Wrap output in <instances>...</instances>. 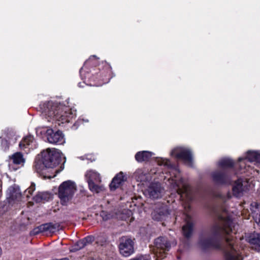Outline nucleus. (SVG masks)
I'll use <instances>...</instances> for the list:
<instances>
[{"instance_id":"f257e3e1","label":"nucleus","mask_w":260,"mask_h":260,"mask_svg":"<svg viewBox=\"0 0 260 260\" xmlns=\"http://www.w3.org/2000/svg\"><path fill=\"white\" fill-rule=\"evenodd\" d=\"M42 160H36L34 166V169L45 178H51L56 176L57 171L52 173V175H48L49 170L51 171L59 163L61 153L59 150L55 148H47L41 152Z\"/></svg>"},{"instance_id":"f03ea898","label":"nucleus","mask_w":260,"mask_h":260,"mask_svg":"<svg viewBox=\"0 0 260 260\" xmlns=\"http://www.w3.org/2000/svg\"><path fill=\"white\" fill-rule=\"evenodd\" d=\"M219 218L222 225H215L211 233L203 234L200 237L199 245L201 249L206 250L220 248V244L216 239V236L222 232L227 234L233 233L232 222L230 219L223 216H219Z\"/></svg>"},{"instance_id":"7ed1b4c3","label":"nucleus","mask_w":260,"mask_h":260,"mask_svg":"<svg viewBox=\"0 0 260 260\" xmlns=\"http://www.w3.org/2000/svg\"><path fill=\"white\" fill-rule=\"evenodd\" d=\"M76 190L75 182L70 180L62 182L58 188V197L61 204L64 206L67 205L72 199Z\"/></svg>"},{"instance_id":"20e7f679","label":"nucleus","mask_w":260,"mask_h":260,"mask_svg":"<svg viewBox=\"0 0 260 260\" xmlns=\"http://www.w3.org/2000/svg\"><path fill=\"white\" fill-rule=\"evenodd\" d=\"M40 109L45 115L51 118H55L56 120H63L62 117V107L58 105L57 103L45 102L40 105Z\"/></svg>"},{"instance_id":"39448f33","label":"nucleus","mask_w":260,"mask_h":260,"mask_svg":"<svg viewBox=\"0 0 260 260\" xmlns=\"http://www.w3.org/2000/svg\"><path fill=\"white\" fill-rule=\"evenodd\" d=\"M85 177L88 182L90 191L99 193L104 189L103 185L98 184L101 182V177L100 174L95 170L87 171L85 174Z\"/></svg>"},{"instance_id":"423d86ee","label":"nucleus","mask_w":260,"mask_h":260,"mask_svg":"<svg viewBox=\"0 0 260 260\" xmlns=\"http://www.w3.org/2000/svg\"><path fill=\"white\" fill-rule=\"evenodd\" d=\"M172 156L181 159L187 166L192 167L193 160L192 155L189 149L181 147L174 148L171 152Z\"/></svg>"},{"instance_id":"0eeeda50","label":"nucleus","mask_w":260,"mask_h":260,"mask_svg":"<svg viewBox=\"0 0 260 260\" xmlns=\"http://www.w3.org/2000/svg\"><path fill=\"white\" fill-rule=\"evenodd\" d=\"M134 242L129 238L122 237L119 240V250L123 256L127 257L134 252Z\"/></svg>"},{"instance_id":"6e6552de","label":"nucleus","mask_w":260,"mask_h":260,"mask_svg":"<svg viewBox=\"0 0 260 260\" xmlns=\"http://www.w3.org/2000/svg\"><path fill=\"white\" fill-rule=\"evenodd\" d=\"M232 237L230 236L226 238L228 244V246L225 250L226 260H242L241 255L234 247Z\"/></svg>"},{"instance_id":"1a4fd4ad","label":"nucleus","mask_w":260,"mask_h":260,"mask_svg":"<svg viewBox=\"0 0 260 260\" xmlns=\"http://www.w3.org/2000/svg\"><path fill=\"white\" fill-rule=\"evenodd\" d=\"M48 142L52 144L61 145L65 142V139L62 132L60 131L54 132L52 129H48L46 132Z\"/></svg>"},{"instance_id":"9d476101","label":"nucleus","mask_w":260,"mask_h":260,"mask_svg":"<svg viewBox=\"0 0 260 260\" xmlns=\"http://www.w3.org/2000/svg\"><path fill=\"white\" fill-rule=\"evenodd\" d=\"M10 167L14 170H16L24 166L25 159L21 152H15L10 156Z\"/></svg>"},{"instance_id":"9b49d317","label":"nucleus","mask_w":260,"mask_h":260,"mask_svg":"<svg viewBox=\"0 0 260 260\" xmlns=\"http://www.w3.org/2000/svg\"><path fill=\"white\" fill-rule=\"evenodd\" d=\"M162 238L159 237L156 238L154 242L152 250L154 254V257L156 260L162 259Z\"/></svg>"},{"instance_id":"f8f14e48","label":"nucleus","mask_w":260,"mask_h":260,"mask_svg":"<svg viewBox=\"0 0 260 260\" xmlns=\"http://www.w3.org/2000/svg\"><path fill=\"white\" fill-rule=\"evenodd\" d=\"M127 177L122 172H120L113 178L109 187L111 190H115L118 188L124 182L126 181Z\"/></svg>"},{"instance_id":"ddd939ff","label":"nucleus","mask_w":260,"mask_h":260,"mask_svg":"<svg viewBox=\"0 0 260 260\" xmlns=\"http://www.w3.org/2000/svg\"><path fill=\"white\" fill-rule=\"evenodd\" d=\"M57 229V226L56 224L52 223H47L34 229L33 232L35 234H38L44 232L53 233L56 231Z\"/></svg>"},{"instance_id":"4468645a","label":"nucleus","mask_w":260,"mask_h":260,"mask_svg":"<svg viewBox=\"0 0 260 260\" xmlns=\"http://www.w3.org/2000/svg\"><path fill=\"white\" fill-rule=\"evenodd\" d=\"M246 182L243 181L242 179H239L236 181L233 187V192L235 196L239 197L243 194L245 190Z\"/></svg>"},{"instance_id":"2eb2a0df","label":"nucleus","mask_w":260,"mask_h":260,"mask_svg":"<svg viewBox=\"0 0 260 260\" xmlns=\"http://www.w3.org/2000/svg\"><path fill=\"white\" fill-rule=\"evenodd\" d=\"M252 249L260 252V234L254 233L251 234L247 239Z\"/></svg>"},{"instance_id":"dca6fc26","label":"nucleus","mask_w":260,"mask_h":260,"mask_svg":"<svg viewBox=\"0 0 260 260\" xmlns=\"http://www.w3.org/2000/svg\"><path fill=\"white\" fill-rule=\"evenodd\" d=\"M148 193L150 198L157 199L161 196V185L158 183H152L148 188Z\"/></svg>"},{"instance_id":"f3484780","label":"nucleus","mask_w":260,"mask_h":260,"mask_svg":"<svg viewBox=\"0 0 260 260\" xmlns=\"http://www.w3.org/2000/svg\"><path fill=\"white\" fill-rule=\"evenodd\" d=\"M151 216L154 220L157 221L161 220L162 219V203H158L153 206Z\"/></svg>"},{"instance_id":"a211bd4d","label":"nucleus","mask_w":260,"mask_h":260,"mask_svg":"<svg viewBox=\"0 0 260 260\" xmlns=\"http://www.w3.org/2000/svg\"><path fill=\"white\" fill-rule=\"evenodd\" d=\"M177 192L180 194V197L182 200L186 198L187 200H190L191 198V193L190 187L186 183H182L181 186L177 185Z\"/></svg>"},{"instance_id":"6ab92c4d","label":"nucleus","mask_w":260,"mask_h":260,"mask_svg":"<svg viewBox=\"0 0 260 260\" xmlns=\"http://www.w3.org/2000/svg\"><path fill=\"white\" fill-rule=\"evenodd\" d=\"M185 220L186 224L182 228L184 236L189 237L192 231L193 223L191 217L188 214L185 215Z\"/></svg>"},{"instance_id":"aec40b11","label":"nucleus","mask_w":260,"mask_h":260,"mask_svg":"<svg viewBox=\"0 0 260 260\" xmlns=\"http://www.w3.org/2000/svg\"><path fill=\"white\" fill-rule=\"evenodd\" d=\"M152 153L148 151H143L137 152L135 155V159L138 162L148 161L152 157Z\"/></svg>"},{"instance_id":"412c9836","label":"nucleus","mask_w":260,"mask_h":260,"mask_svg":"<svg viewBox=\"0 0 260 260\" xmlns=\"http://www.w3.org/2000/svg\"><path fill=\"white\" fill-rule=\"evenodd\" d=\"M248 160L250 162H260V154L255 151H248L246 158H239V161L242 160Z\"/></svg>"},{"instance_id":"4be33fe9","label":"nucleus","mask_w":260,"mask_h":260,"mask_svg":"<svg viewBox=\"0 0 260 260\" xmlns=\"http://www.w3.org/2000/svg\"><path fill=\"white\" fill-rule=\"evenodd\" d=\"M213 180L217 183H224L226 182V176L220 172H215L212 174Z\"/></svg>"},{"instance_id":"5701e85b","label":"nucleus","mask_w":260,"mask_h":260,"mask_svg":"<svg viewBox=\"0 0 260 260\" xmlns=\"http://www.w3.org/2000/svg\"><path fill=\"white\" fill-rule=\"evenodd\" d=\"M50 198V194L45 192H38L34 198V200L37 203L48 201Z\"/></svg>"},{"instance_id":"b1692460","label":"nucleus","mask_w":260,"mask_h":260,"mask_svg":"<svg viewBox=\"0 0 260 260\" xmlns=\"http://www.w3.org/2000/svg\"><path fill=\"white\" fill-rule=\"evenodd\" d=\"M34 138L31 136H28L24 138L19 143V147L21 149H24L28 146L30 143L32 142Z\"/></svg>"},{"instance_id":"393cba45","label":"nucleus","mask_w":260,"mask_h":260,"mask_svg":"<svg viewBox=\"0 0 260 260\" xmlns=\"http://www.w3.org/2000/svg\"><path fill=\"white\" fill-rule=\"evenodd\" d=\"M10 196V199L12 200H19L21 197V194L19 190L15 189L14 187H10L9 189Z\"/></svg>"},{"instance_id":"a878e982","label":"nucleus","mask_w":260,"mask_h":260,"mask_svg":"<svg viewBox=\"0 0 260 260\" xmlns=\"http://www.w3.org/2000/svg\"><path fill=\"white\" fill-rule=\"evenodd\" d=\"M233 165V161L230 158L222 159L218 162L219 166L221 168L231 167Z\"/></svg>"},{"instance_id":"bb28decb","label":"nucleus","mask_w":260,"mask_h":260,"mask_svg":"<svg viewBox=\"0 0 260 260\" xmlns=\"http://www.w3.org/2000/svg\"><path fill=\"white\" fill-rule=\"evenodd\" d=\"M15 135V133L12 128H6L3 131V134L1 137L4 139H10Z\"/></svg>"},{"instance_id":"cd10ccee","label":"nucleus","mask_w":260,"mask_h":260,"mask_svg":"<svg viewBox=\"0 0 260 260\" xmlns=\"http://www.w3.org/2000/svg\"><path fill=\"white\" fill-rule=\"evenodd\" d=\"M35 190V184L31 183V185L25 191L24 193L27 198H29Z\"/></svg>"},{"instance_id":"c85d7f7f","label":"nucleus","mask_w":260,"mask_h":260,"mask_svg":"<svg viewBox=\"0 0 260 260\" xmlns=\"http://www.w3.org/2000/svg\"><path fill=\"white\" fill-rule=\"evenodd\" d=\"M85 244L84 242L83 241V240H80L78 241L76 245H75L74 250H80L83 248H84L85 246Z\"/></svg>"},{"instance_id":"c756f323","label":"nucleus","mask_w":260,"mask_h":260,"mask_svg":"<svg viewBox=\"0 0 260 260\" xmlns=\"http://www.w3.org/2000/svg\"><path fill=\"white\" fill-rule=\"evenodd\" d=\"M82 240L86 246L87 245L91 244L92 242H93L94 238L92 236H89L82 239Z\"/></svg>"},{"instance_id":"7c9ffc66","label":"nucleus","mask_w":260,"mask_h":260,"mask_svg":"<svg viewBox=\"0 0 260 260\" xmlns=\"http://www.w3.org/2000/svg\"><path fill=\"white\" fill-rule=\"evenodd\" d=\"M142 173L141 170H138L136 171L134 174L135 178L138 181H142L143 179V175H142V176H138V175L142 174Z\"/></svg>"},{"instance_id":"2f4dec72","label":"nucleus","mask_w":260,"mask_h":260,"mask_svg":"<svg viewBox=\"0 0 260 260\" xmlns=\"http://www.w3.org/2000/svg\"><path fill=\"white\" fill-rule=\"evenodd\" d=\"M254 219L255 220V222L257 223V224L260 226V211L258 214H257L254 216Z\"/></svg>"},{"instance_id":"473e14b6","label":"nucleus","mask_w":260,"mask_h":260,"mask_svg":"<svg viewBox=\"0 0 260 260\" xmlns=\"http://www.w3.org/2000/svg\"><path fill=\"white\" fill-rule=\"evenodd\" d=\"M163 162H164V166H169V161L167 159L166 160H165L164 159V160H163Z\"/></svg>"},{"instance_id":"72a5a7b5","label":"nucleus","mask_w":260,"mask_h":260,"mask_svg":"<svg viewBox=\"0 0 260 260\" xmlns=\"http://www.w3.org/2000/svg\"><path fill=\"white\" fill-rule=\"evenodd\" d=\"M2 183L1 181L0 180V196L2 194Z\"/></svg>"},{"instance_id":"f704fd0d","label":"nucleus","mask_w":260,"mask_h":260,"mask_svg":"<svg viewBox=\"0 0 260 260\" xmlns=\"http://www.w3.org/2000/svg\"><path fill=\"white\" fill-rule=\"evenodd\" d=\"M242 161H244V163H245V161H248V160H244H244H242L241 161H239V162H241V163H242Z\"/></svg>"},{"instance_id":"c9c22d12","label":"nucleus","mask_w":260,"mask_h":260,"mask_svg":"<svg viewBox=\"0 0 260 260\" xmlns=\"http://www.w3.org/2000/svg\"><path fill=\"white\" fill-rule=\"evenodd\" d=\"M96 56L95 55H93L92 56H91V57H95Z\"/></svg>"}]
</instances>
